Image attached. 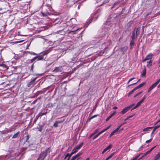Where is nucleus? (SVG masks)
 <instances>
[{
    "label": "nucleus",
    "instance_id": "0eeeda50",
    "mask_svg": "<svg viewBox=\"0 0 160 160\" xmlns=\"http://www.w3.org/2000/svg\"><path fill=\"white\" fill-rule=\"evenodd\" d=\"M160 82V80H158L155 83L153 84L150 87L153 89L155 88Z\"/></svg>",
    "mask_w": 160,
    "mask_h": 160
},
{
    "label": "nucleus",
    "instance_id": "1a4fd4ad",
    "mask_svg": "<svg viewBox=\"0 0 160 160\" xmlns=\"http://www.w3.org/2000/svg\"><path fill=\"white\" fill-rule=\"evenodd\" d=\"M62 70V68L61 67H56L54 70V71L55 72H61Z\"/></svg>",
    "mask_w": 160,
    "mask_h": 160
},
{
    "label": "nucleus",
    "instance_id": "de8ad7c7",
    "mask_svg": "<svg viewBox=\"0 0 160 160\" xmlns=\"http://www.w3.org/2000/svg\"><path fill=\"white\" fill-rule=\"evenodd\" d=\"M23 41V40L19 41H16V42H15V43H20V42H22Z\"/></svg>",
    "mask_w": 160,
    "mask_h": 160
},
{
    "label": "nucleus",
    "instance_id": "cd10ccee",
    "mask_svg": "<svg viewBox=\"0 0 160 160\" xmlns=\"http://www.w3.org/2000/svg\"><path fill=\"white\" fill-rule=\"evenodd\" d=\"M100 134L99 133H98L93 138V140L95 139H96L97 137H98V136H99Z\"/></svg>",
    "mask_w": 160,
    "mask_h": 160
},
{
    "label": "nucleus",
    "instance_id": "a878e982",
    "mask_svg": "<svg viewBox=\"0 0 160 160\" xmlns=\"http://www.w3.org/2000/svg\"><path fill=\"white\" fill-rule=\"evenodd\" d=\"M146 98V96H144L143 98L141 101H139L140 102H141V103H142L143 102V101Z\"/></svg>",
    "mask_w": 160,
    "mask_h": 160
},
{
    "label": "nucleus",
    "instance_id": "bf43d9fd",
    "mask_svg": "<svg viewBox=\"0 0 160 160\" xmlns=\"http://www.w3.org/2000/svg\"><path fill=\"white\" fill-rule=\"evenodd\" d=\"M156 130L154 128L153 130V131H152V134Z\"/></svg>",
    "mask_w": 160,
    "mask_h": 160
},
{
    "label": "nucleus",
    "instance_id": "ea45409f",
    "mask_svg": "<svg viewBox=\"0 0 160 160\" xmlns=\"http://www.w3.org/2000/svg\"><path fill=\"white\" fill-rule=\"evenodd\" d=\"M141 102H139L137 103V104H136V105L138 107L141 105Z\"/></svg>",
    "mask_w": 160,
    "mask_h": 160
},
{
    "label": "nucleus",
    "instance_id": "412c9836",
    "mask_svg": "<svg viewBox=\"0 0 160 160\" xmlns=\"http://www.w3.org/2000/svg\"><path fill=\"white\" fill-rule=\"evenodd\" d=\"M140 154L138 155L135 156V157L132 159L131 160H137V159L139 157Z\"/></svg>",
    "mask_w": 160,
    "mask_h": 160
},
{
    "label": "nucleus",
    "instance_id": "864d4df0",
    "mask_svg": "<svg viewBox=\"0 0 160 160\" xmlns=\"http://www.w3.org/2000/svg\"><path fill=\"white\" fill-rule=\"evenodd\" d=\"M109 0H105L104 2V3H108L109 1Z\"/></svg>",
    "mask_w": 160,
    "mask_h": 160
},
{
    "label": "nucleus",
    "instance_id": "c9c22d12",
    "mask_svg": "<svg viewBox=\"0 0 160 160\" xmlns=\"http://www.w3.org/2000/svg\"><path fill=\"white\" fill-rule=\"evenodd\" d=\"M71 156V154L70 155V154L68 153H67L65 156V159L67 157H69H69Z\"/></svg>",
    "mask_w": 160,
    "mask_h": 160
},
{
    "label": "nucleus",
    "instance_id": "423d86ee",
    "mask_svg": "<svg viewBox=\"0 0 160 160\" xmlns=\"http://www.w3.org/2000/svg\"><path fill=\"white\" fill-rule=\"evenodd\" d=\"M156 146H155L152 148L150 150L147 151V152H145L144 155H143V156H145L147 155L148 154H149L156 147Z\"/></svg>",
    "mask_w": 160,
    "mask_h": 160
},
{
    "label": "nucleus",
    "instance_id": "f03ea898",
    "mask_svg": "<svg viewBox=\"0 0 160 160\" xmlns=\"http://www.w3.org/2000/svg\"><path fill=\"white\" fill-rule=\"evenodd\" d=\"M47 155V153H45L43 152L41 153L38 160H44Z\"/></svg>",
    "mask_w": 160,
    "mask_h": 160
},
{
    "label": "nucleus",
    "instance_id": "7ed1b4c3",
    "mask_svg": "<svg viewBox=\"0 0 160 160\" xmlns=\"http://www.w3.org/2000/svg\"><path fill=\"white\" fill-rule=\"evenodd\" d=\"M132 106H129L125 107L121 112H120V113L122 114H124L130 110Z\"/></svg>",
    "mask_w": 160,
    "mask_h": 160
},
{
    "label": "nucleus",
    "instance_id": "7c9ffc66",
    "mask_svg": "<svg viewBox=\"0 0 160 160\" xmlns=\"http://www.w3.org/2000/svg\"><path fill=\"white\" fill-rule=\"evenodd\" d=\"M112 117V115H111L108 118H107L106 119V121H108L109 119L111 118Z\"/></svg>",
    "mask_w": 160,
    "mask_h": 160
},
{
    "label": "nucleus",
    "instance_id": "338daca9",
    "mask_svg": "<svg viewBox=\"0 0 160 160\" xmlns=\"http://www.w3.org/2000/svg\"><path fill=\"white\" fill-rule=\"evenodd\" d=\"M45 113H42L41 116H43V115H45Z\"/></svg>",
    "mask_w": 160,
    "mask_h": 160
},
{
    "label": "nucleus",
    "instance_id": "c85d7f7f",
    "mask_svg": "<svg viewBox=\"0 0 160 160\" xmlns=\"http://www.w3.org/2000/svg\"><path fill=\"white\" fill-rule=\"evenodd\" d=\"M82 154V152H79L76 155L77 157H78L80 155H81Z\"/></svg>",
    "mask_w": 160,
    "mask_h": 160
},
{
    "label": "nucleus",
    "instance_id": "c756f323",
    "mask_svg": "<svg viewBox=\"0 0 160 160\" xmlns=\"http://www.w3.org/2000/svg\"><path fill=\"white\" fill-rule=\"evenodd\" d=\"M36 57H34V58H33L32 59H31L30 60L31 62H33L35 60H36Z\"/></svg>",
    "mask_w": 160,
    "mask_h": 160
},
{
    "label": "nucleus",
    "instance_id": "6ab92c4d",
    "mask_svg": "<svg viewBox=\"0 0 160 160\" xmlns=\"http://www.w3.org/2000/svg\"><path fill=\"white\" fill-rule=\"evenodd\" d=\"M133 23V21H131L127 23V26L128 27L131 26V25Z\"/></svg>",
    "mask_w": 160,
    "mask_h": 160
},
{
    "label": "nucleus",
    "instance_id": "e433bc0d",
    "mask_svg": "<svg viewBox=\"0 0 160 160\" xmlns=\"http://www.w3.org/2000/svg\"><path fill=\"white\" fill-rule=\"evenodd\" d=\"M140 79H139V80H138L137 82H135V83H132V84H131V85H129L128 86H131L133 85H134V84H136V83H137L139 81H140Z\"/></svg>",
    "mask_w": 160,
    "mask_h": 160
},
{
    "label": "nucleus",
    "instance_id": "5701e85b",
    "mask_svg": "<svg viewBox=\"0 0 160 160\" xmlns=\"http://www.w3.org/2000/svg\"><path fill=\"white\" fill-rule=\"evenodd\" d=\"M147 66H150L151 65V63H152V61L150 60L149 61L147 62Z\"/></svg>",
    "mask_w": 160,
    "mask_h": 160
},
{
    "label": "nucleus",
    "instance_id": "72a5a7b5",
    "mask_svg": "<svg viewBox=\"0 0 160 160\" xmlns=\"http://www.w3.org/2000/svg\"><path fill=\"white\" fill-rule=\"evenodd\" d=\"M0 66H2L4 68H7V67L6 65H5V64H0Z\"/></svg>",
    "mask_w": 160,
    "mask_h": 160
},
{
    "label": "nucleus",
    "instance_id": "4d7b16f0",
    "mask_svg": "<svg viewBox=\"0 0 160 160\" xmlns=\"http://www.w3.org/2000/svg\"><path fill=\"white\" fill-rule=\"evenodd\" d=\"M113 109H117L118 108L116 107H114L113 108Z\"/></svg>",
    "mask_w": 160,
    "mask_h": 160
},
{
    "label": "nucleus",
    "instance_id": "473e14b6",
    "mask_svg": "<svg viewBox=\"0 0 160 160\" xmlns=\"http://www.w3.org/2000/svg\"><path fill=\"white\" fill-rule=\"evenodd\" d=\"M136 33L137 35H138L139 34V30H138V28H137L136 29Z\"/></svg>",
    "mask_w": 160,
    "mask_h": 160
},
{
    "label": "nucleus",
    "instance_id": "3c124183",
    "mask_svg": "<svg viewBox=\"0 0 160 160\" xmlns=\"http://www.w3.org/2000/svg\"><path fill=\"white\" fill-rule=\"evenodd\" d=\"M42 126H40V128H39V131L40 132H41L42 131Z\"/></svg>",
    "mask_w": 160,
    "mask_h": 160
},
{
    "label": "nucleus",
    "instance_id": "bb28decb",
    "mask_svg": "<svg viewBox=\"0 0 160 160\" xmlns=\"http://www.w3.org/2000/svg\"><path fill=\"white\" fill-rule=\"evenodd\" d=\"M65 121V119H63L62 120L57 121V122H58V124L63 122Z\"/></svg>",
    "mask_w": 160,
    "mask_h": 160
},
{
    "label": "nucleus",
    "instance_id": "052dcab7",
    "mask_svg": "<svg viewBox=\"0 0 160 160\" xmlns=\"http://www.w3.org/2000/svg\"><path fill=\"white\" fill-rule=\"evenodd\" d=\"M133 115L131 116H129L128 117V118L129 119L130 118L132 117H133Z\"/></svg>",
    "mask_w": 160,
    "mask_h": 160
},
{
    "label": "nucleus",
    "instance_id": "aec40b11",
    "mask_svg": "<svg viewBox=\"0 0 160 160\" xmlns=\"http://www.w3.org/2000/svg\"><path fill=\"white\" fill-rule=\"evenodd\" d=\"M132 40H134L135 39L136 37L135 36V34L134 32H133L132 35V36H131Z\"/></svg>",
    "mask_w": 160,
    "mask_h": 160
},
{
    "label": "nucleus",
    "instance_id": "a19ab883",
    "mask_svg": "<svg viewBox=\"0 0 160 160\" xmlns=\"http://www.w3.org/2000/svg\"><path fill=\"white\" fill-rule=\"evenodd\" d=\"M29 54H31V55H36V54L34 52H28Z\"/></svg>",
    "mask_w": 160,
    "mask_h": 160
},
{
    "label": "nucleus",
    "instance_id": "0e129e2a",
    "mask_svg": "<svg viewBox=\"0 0 160 160\" xmlns=\"http://www.w3.org/2000/svg\"><path fill=\"white\" fill-rule=\"evenodd\" d=\"M143 157H144V156H142V157H141L140 158H139V160L140 159H142V158Z\"/></svg>",
    "mask_w": 160,
    "mask_h": 160
},
{
    "label": "nucleus",
    "instance_id": "20e7f679",
    "mask_svg": "<svg viewBox=\"0 0 160 160\" xmlns=\"http://www.w3.org/2000/svg\"><path fill=\"white\" fill-rule=\"evenodd\" d=\"M37 78H35L33 79L30 82H29L27 84V86L28 87H31L32 86H33L35 84V81L37 79Z\"/></svg>",
    "mask_w": 160,
    "mask_h": 160
},
{
    "label": "nucleus",
    "instance_id": "69168bd1",
    "mask_svg": "<svg viewBox=\"0 0 160 160\" xmlns=\"http://www.w3.org/2000/svg\"><path fill=\"white\" fill-rule=\"evenodd\" d=\"M153 128V127H148V128H149V129H150V128Z\"/></svg>",
    "mask_w": 160,
    "mask_h": 160
},
{
    "label": "nucleus",
    "instance_id": "6e6552de",
    "mask_svg": "<svg viewBox=\"0 0 160 160\" xmlns=\"http://www.w3.org/2000/svg\"><path fill=\"white\" fill-rule=\"evenodd\" d=\"M112 147V145L110 144L107 148H105L102 151V154L104 153L105 152L107 151L108 150L110 149Z\"/></svg>",
    "mask_w": 160,
    "mask_h": 160
},
{
    "label": "nucleus",
    "instance_id": "79ce46f5",
    "mask_svg": "<svg viewBox=\"0 0 160 160\" xmlns=\"http://www.w3.org/2000/svg\"><path fill=\"white\" fill-rule=\"evenodd\" d=\"M33 68H34V65H33V64L31 66V70L32 71V72H33Z\"/></svg>",
    "mask_w": 160,
    "mask_h": 160
},
{
    "label": "nucleus",
    "instance_id": "b1692460",
    "mask_svg": "<svg viewBox=\"0 0 160 160\" xmlns=\"http://www.w3.org/2000/svg\"><path fill=\"white\" fill-rule=\"evenodd\" d=\"M134 40H131L130 45L131 47L134 44Z\"/></svg>",
    "mask_w": 160,
    "mask_h": 160
},
{
    "label": "nucleus",
    "instance_id": "37998d69",
    "mask_svg": "<svg viewBox=\"0 0 160 160\" xmlns=\"http://www.w3.org/2000/svg\"><path fill=\"white\" fill-rule=\"evenodd\" d=\"M96 117V116L95 115H94L93 116H92V117H91L90 118V120H91V119H92L93 118H95V117Z\"/></svg>",
    "mask_w": 160,
    "mask_h": 160
},
{
    "label": "nucleus",
    "instance_id": "4468645a",
    "mask_svg": "<svg viewBox=\"0 0 160 160\" xmlns=\"http://www.w3.org/2000/svg\"><path fill=\"white\" fill-rule=\"evenodd\" d=\"M146 74V69L145 68L143 70L142 73V77H145Z\"/></svg>",
    "mask_w": 160,
    "mask_h": 160
},
{
    "label": "nucleus",
    "instance_id": "a211bd4d",
    "mask_svg": "<svg viewBox=\"0 0 160 160\" xmlns=\"http://www.w3.org/2000/svg\"><path fill=\"white\" fill-rule=\"evenodd\" d=\"M114 153H112L106 159V160H108L110 159L114 155Z\"/></svg>",
    "mask_w": 160,
    "mask_h": 160
},
{
    "label": "nucleus",
    "instance_id": "c03bdc74",
    "mask_svg": "<svg viewBox=\"0 0 160 160\" xmlns=\"http://www.w3.org/2000/svg\"><path fill=\"white\" fill-rule=\"evenodd\" d=\"M135 78H131L130 79H129V80L128 81V83L129 82L131 81H132V80L134 79Z\"/></svg>",
    "mask_w": 160,
    "mask_h": 160
},
{
    "label": "nucleus",
    "instance_id": "774afa93",
    "mask_svg": "<svg viewBox=\"0 0 160 160\" xmlns=\"http://www.w3.org/2000/svg\"><path fill=\"white\" fill-rule=\"evenodd\" d=\"M86 160H89V158H88L86 159Z\"/></svg>",
    "mask_w": 160,
    "mask_h": 160
},
{
    "label": "nucleus",
    "instance_id": "4c0bfd02",
    "mask_svg": "<svg viewBox=\"0 0 160 160\" xmlns=\"http://www.w3.org/2000/svg\"><path fill=\"white\" fill-rule=\"evenodd\" d=\"M148 130H149V128H148V127H147V128L143 129V131H148Z\"/></svg>",
    "mask_w": 160,
    "mask_h": 160
},
{
    "label": "nucleus",
    "instance_id": "9b49d317",
    "mask_svg": "<svg viewBox=\"0 0 160 160\" xmlns=\"http://www.w3.org/2000/svg\"><path fill=\"white\" fill-rule=\"evenodd\" d=\"M36 57V59L37 61H40L44 60V58L42 56H39Z\"/></svg>",
    "mask_w": 160,
    "mask_h": 160
},
{
    "label": "nucleus",
    "instance_id": "a18cd8bd",
    "mask_svg": "<svg viewBox=\"0 0 160 160\" xmlns=\"http://www.w3.org/2000/svg\"><path fill=\"white\" fill-rule=\"evenodd\" d=\"M152 139H150L149 140H147L146 142V143H148V142H151V141H152Z\"/></svg>",
    "mask_w": 160,
    "mask_h": 160
},
{
    "label": "nucleus",
    "instance_id": "6e6d98bb",
    "mask_svg": "<svg viewBox=\"0 0 160 160\" xmlns=\"http://www.w3.org/2000/svg\"><path fill=\"white\" fill-rule=\"evenodd\" d=\"M115 113V112H114L112 113L111 114V115L112 117Z\"/></svg>",
    "mask_w": 160,
    "mask_h": 160
},
{
    "label": "nucleus",
    "instance_id": "f704fd0d",
    "mask_svg": "<svg viewBox=\"0 0 160 160\" xmlns=\"http://www.w3.org/2000/svg\"><path fill=\"white\" fill-rule=\"evenodd\" d=\"M78 158V157H77V156L76 155H75L73 156L72 158V159H73V160H75L76 159H77Z\"/></svg>",
    "mask_w": 160,
    "mask_h": 160
},
{
    "label": "nucleus",
    "instance_id": "dca6fc26",
    "mask_svg": "<svg viewBox=\"0 0 160 160\" xmlns=\"http://www.w3.org/2000/svg\"><path fill=\"white\" fill-rule=\"evenodd\" d=\"M51 152V150L50 148H48L47 150L45 151L44 152H45V153H47V154Z\"/></svg>",
    "mask_w": 160,
    "mask_h": 160
},
{
    "label": "nucleus",
    "instance_id": "49530a36",
    "mask_svg": "<svg viewBox=\"0 0 160 160\" xmlns=\"http://www.w3.org/2000/svg\"><path fill=\"white\" fill-rule=\"evenodd\" d=\"M142 92H139V93L137 94L135 96H134V97H136L137 96H138V95H139L141 93H142Z\"/></svg>",
    "mask_w": 160,
    "mask_h": 160
},
{
    "label": "nucleus",
    "instance_id": "4be33fe9",
    "mask_svg": "<svg viewBox=\"0 0 160 160\" xmlns=\"http://www.w3.org/2000/svg\"><path fill=\"white\" fill-rule=\"evenodd\" d=\"M136 89L134 88L132 91H130L128 93V96L130 95Z\"/></svg>",
    "mask_w": 160,
    "mask_h": 160
},
{
    "label": "nucleus",
    "instance_id": "5fc2aeb1",
    "mask_svg": "<svg viewBox=\"0 0 160 160\" xmlns=\"http://www.w3.org/2000/svg\"><path fill=\"white\" fill-rule=\"evenodd\" d=\"M138 106H137L136 105L135 106V107H134V108H133V109H135V108H138Z\"/></svg>",
    "mask_w": 160,
    "mask_h": 160
},
{
    "label": "nucleus",
    "instance_id": "f8f14e48",
    "mask_svg": "<svg viewBox=\"0 0 160 160\" xmlns=\"http://www.w3.org/2000/svg\"><path fill=\"white\" fill-rule=\"evenodd\" d=\"M120 128V127H119L118 128H116V129H115L110 134V137H111L112 136H113L115 133L117 131H118L119 128Z\"/></svg>",
    "mask_w": 160,
    "mask_h": 160
},
{
    "label": "nucleus",
    "instance_id": "603ef678",
    "mask_svg": "<svg viewBox=\"0 0 160 160\" xmlns=\"http://www.w3.org/2000/svg\"><path fill=\"white\" fill-rule=\"evenodd\" d=\"M94 135V133H93L89 137V138H90L92 136Z\"/></svg>",
    "mask_w": 160,
    "mask_h": 160
},
{
    "label": "nucleus",
    "instance_id": "f3484780",
    "mask_svg": "<svg viewBox=\"0 0 160 160\" xmlns=\"http://www.w3.org/2000/svg\"><path fill=\"white\" fill-rule=\"evenodd\" d=\"M19 133V132H18L17 133H15L12 137V138H17L18 135Z\"/></svg>",
    "mask_w": 160,
    "mask_h": 160
},
{
    "label": "nucleus",
    "instance_id": "8fccbe9b",
    "mask_svg": "<svg viewBox=\"0 0 160 160\" xmlns=\"http://www.w3.org/2000/svg\"><path fill=\"white\" fill-rule=\"evenodd\" d=\"M98 129H97L95 130V132H94V134H95L96 133L98 132Z\"/></svg>",
    "mask_w": 160,
    "mask_h": 160
},
{
    "label": "nucleus",
    "instance_id": "f257e3e1",
    "mask_svg": "<svg viewBox=\"0 0 160 160\" xmlns=\"http://www.w3.org/2000/svg\"><path fill=\"white\" fill-rule=\"evenodd\" d=\"M83 143L82 142L79 145L77 146L72 150V152L71 153V156L69 158H68V160L69 159L70 157L73 154L76 152L78 151V150L83 145Z\"/></svg>",
    "mask_w": 160,
    "mask_h": 160
},
{
    "label": "nucleus",
    "instance_id": "2eb2a0df",
    "mask_svg": "<svg viewBox=\"0 0 160 160\" xmlns=\"http://www.w3.org/2000/svg\"><path fill=\"white\" fill-rule=\"evenodd\" d=\"M127 49V47H124L121 48V50L123 52V54L124 52H125Z\"/></svg>",
    "mask_w": 160,
    "mask_h": 160
},
{
    "label": "nucleus",
    "instance_id": "2f4dec72",
    "mask_svg": "<svg viewBox=\"0 0 160 160\" xmlns=\"http://www.w3.org/2000/svg\"><path fill=\"white\" fill-rule=\"evenodd\" d=\"M107 130V129L106 128H105V129L103 130H102L100 132H99V133L101 134L102 133H103L105 131H106Z\"/></svg>",
    "mask_w": 160,
    "mask_h": 160
},
{
    "label": "nucleus",
    "instance_id": "e2e57ef3",
    "mask_svg": "<svg viewBox=\"0 0 160 160\" xmlns=\"http://www.w3.org/2000/svg\"><path fill=\"white\" fill-rule=\"evenodd\" d=\"M129 118H128V117L127 118H126L125 119V121H126V120H128V119Z\"/></svg>",
    "mask_w": 160,
    "mask_h": 160
},
{
    "label": "nucleus",
    "instance_id": "ddd939ff",
    "mask_svg": "<svg viewBox=\"0 0 160 160\" xmlns=\"http://www.w3.org/2000/svg\"><path fill=\"white\" fill-rule=\"evenodd\" d=\"M160 157V153L157 154L154 157V160H157Z\"/></svg>",
    "mask_w": 160,
    "mask_h": 160
},
{
    "label": "nucleus",
    "instance_id": "58836bf2",
    "mask_svg": "<svg viewBox=\"0 0 160 160\" xmlns=\"http://www.w3.org/2000/svg\"><path fill=\"white\" fill-rule=\"evenodd\" d=\"M160 127V125L159 126H155L154 127V128L156 130V129H157V128H159V127Z\"/></svg>",
    "mask_w": 160,
    "mask_h": 160
},
{
    "label": "nucleus",
    "instance_id": "39448f33",
    "mask_svg": "<svg viewBox=\"0 0 160 160\" xmlns=\"http://www.w3.org/2000/svg\"><path fill=\"white\" fill-rule=\"evenodd\" d=\"M153 54L152 53L149 54L147 55L145 58V59L143 60V62H145L146 60L151 59L152 58V56Z\"/></svg>",
    "mask_w": 160,
    "mask_h": 160
},
{
    "label": "nucleus",
    "instance_id": "13d9d810",
    "mask_svg": "<svg viewBox=\"0 0 160 160\" xmlns=\"http://www.w3.org/2000/svg\"><path fill=\"white\" fill-rule=\"evenodd\" d=\"M111 127V125H109L108 126L107 128H106V129H107V130L108 129Z\"/></svg>",
    "mask_w": 160,
    "mask_h": 160
},
{
    "label": "nucleus",
    "instance_id": "680f3d73",
    "mask_svg": "<svg viewBox=\"0 0 160 160\" xmlns=\"http://www.w3.org/2000/svg\"><path fill=\"white\" fill-rule=\"evenodd\" d=\"M143 147V145H142L139 148V150L140 151L141 150V148Z\"/></svg>",
    "mask_w": 160,
    "mask_h": 160
},
{
    "label": "nucleus",
    "instance_id": "09e8293b",
    "mask_svg": "<svg viewBox=\"0 0 160 160\" xmlns=\"http://www.w3.org/2000/svg\"><path fill=\"white\" fill-rule=\"evenodd\" d=\"M152 89L151 87H150L148 90V92H149L150 91H151Z\"/></svg>",
    "mask_w": 160,
    "mask_h": 160
},
{
    "label": "nucleus",
    "instance_id": "9d476101",
    "mask_svg": "<svg viewBox=\"0 0 160 160\" xmlns=\"http://www.w3.org/2000/svg\"><path fill=\"white\" fill-rule=\"evenodd\" d=\"M146 84L145 82H143L141 84H139L138 86H137V87H136L135 88L136 89V90L137 89H138L142 87H143L144 85H145Z\"/></svg>",
    "mask_w": 160,
    "mask_h": 160
},
{
    "label": "nucleus",
    "instance_id": "393cba45",
    "mask_svg": "<svg viewBox=\"0 0 160 160\" xmlns=\"http://www.w3.org/2000/svg\"><path fill=\"white\" fill-rule=\"evenodd\" d=\"M58 122L56 121L54 123L53 126L55 128L57 127H58Z\"/></svg>",
    "mask_w": 160,
    "mask_h": 160
}]
</instances>
